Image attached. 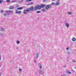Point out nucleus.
Returning a JSON list of instances; mask_svg holds the SVG:
<instances>
[{
	"instance_id": "f257e3e1",
	"label": "nucleus",
	"mask_w": 76,
	"mask_h": 76,
	"mask_svg": "<svg viewBox=\"0 0 76 76\" xmlns=\"http://www.w3.org/2000/svg\"><path fill=\"white\" fill-rule=\"evenodd\" d=\"M28 12H30L28 8L27 9V10H25L23 11V13L24 14H26V13H28Z\"/></svg>"
},
{
	"instance_id": "f03ea898",
	"label": "nucleus",
	"mask_w": 76,
	"mask_h": 76,
	"mask_svg": "<svg viewBox=\"0 0 76 76\" xmlns=\"http://www.w3.org/2000/svg\"><path fill=\"white\" fill-rule=\"evenodd\" d=\"M28 9L30 12H31V11H34V7L33 6L31 7L30 8H28Z\"/></svg>"
},
{
	"instance_id": "7ed1b4c3",
	"label": "nucleus",
	"mask_w": 76,
	"mask_h": 76,
	"mask_svg": "<svg viewBox=\"0 0 76 76\" xmlns=\"http://www.w3.org/2000/svg\"><path fill=\"white\" fill-rule=\"evenodd\" d=\"M39 72L40 75H43V72L41 70H39Z\"/></svg>"
},
{
	"instance_id": "20e7f679",
	"label": "nucleus",
	"mask_w": 76,
	"mask_h": 76,
	"mask_svg": "<svg viewBox=\"0 0 76 76\" xmlns=\"http://www.w3.org/2000/svg\"><path fill=\"white\" fill-rule=\"evenodd\" d=\"M6 12L8 14V13H12L13 12V11H6Z\"/></svg>"
},
{
	"instance_id": "39448f33",
	"label": "nucleus",
	"mask_w": 76,
	"mask_h": 76,
	"mask_svg": "<svg viewBox=\"0 0 76 76\" xmlns=\"http://www.w3.org/2000/svg\"><path fill=\"white\" fill-rule=\"evenodd\" d=\"M22 12L20 11H15V13H19V14H20Z\"/></svg>"
},
{
	"instance_id": "423d86ee",
	"label": "nucleus",
	"mask_w": 76,
	"mask_h": 76,
	"mask_svg": "<svg viewBox=\"0 0 76 76\" xmlns=\"http://www.w3.org/2000/svg\"><path fill=\"white\" fill-rule=\"evenodd\" d=\"M38 66H39L40 69H42V65L41 64H39Z\"/></svg>"
},
{
	"instance_id": "0eeeda50",
	"label": "nucleus",
	"mask_w": 76,
	"mask_h": 76,
	"mask_svg": "<svg viewBox=\"0 0 76 76\" xmlns=\"http://www.w3.org/2000/svg\"><path fill=\"white\" fill-rule=\"evenodd\" d=\"M65 26L67 27L68 28V27H69V24H68V23H65Z\"/></svg>"
},
{
	"instance_id": "6e6552de",
	"label": "nucleus",
	"mask_w": 76,
	"mask_h": 76,
	"mask_svg": "<svg viewBox=\"0 0 76 76\" xmlns=\"http://www.w3.org/2000/svg\"><path fill=\"white\" fill-rule=\"evenodd\" d=\"M38 10V8H37V7L35 6V7H34V10Z\"/></svg>"
},
{
	"instance_id": "1a4fd4ad",
	"label": "nucleus",
	"mask_w": 76,
	"mask_h": 76,
	"mask_svg": "<svg viewBox=\"0 0 76 76\" xmlns=\"http://www.w3.org/2000/svg\"><path fill=\"white\" fill-rule=\"evenodd\" d=\"M39 55V53H36V58H38V57Z\"/></svg>"
},
{
	"instance_id": "9d476101",
	"label": "nucleus",
	"mask_w": 76,
	"mask_h": 76,
	"mask_svg": "<svg viewBox=\"0 0 76 76\" xmlns=\"http://www.w3.org/2000/svg\"><path fill=\"white\" fill-rule=\"evenodd\" d=\"M66 73H67L68 74H70L71 72H70L69 71H66Z\"/></svg>"
},
{
	"instance_id": "9b49d317",
	"label": "nucleus",
	"mask_w": 76,
	"mask_h": 76,
	"mask_svg": "<svg viewBox=\"0 0 76 76\" xmlns=\"http://www.w3.org/2000/svg\"><path fill=\"white\" fill-rule=\"evenodd\" d=\"M72 40L73 41H75L76 40V39L73 37L72 39Z\"/></svg>"
},
{
	"instance_id": "f8f14e48",
	"label": "nucleus",
	"mask_w": 76,
	"mask_h": 76,
	"mask_svg": "<svg viewBox=\"0 0 76 76\" xmlns=\"http://www.w3.org/2000/svg\"><path fill=\"white\" fill-rule=\"evenodd\" d=\"M15 8V7H11L9 8V9H13Z\"/></svg>"
},
{
	"instance_id": "ddd939ff",
	"label": "nucleus",
	"mask_w": 76,
	"mask_h": 76,
	"mask_svg": "<svg viewBox=\"0 0 76 76\" xmlns=\"http://www.w3.org/2000/svg\"><path fill=\"white\" fill-rule=\"evenodd\" d=\"M41 7L43 8L45 6V4H42L40 6Z\"/></svg>"
},
{
	"instance_id": "4468645a",
	"label": "nucleus",
	"mask_w": 76,
	"mask_h": 76,
	"mask_svg": "<svg viewBox=\"0 0 76 76\" xmlns=\"http://www.w3.org/2000/svg\"><path fill=\"white\" fill-rule=\"evenodd\" d=\"M59 3H56V4H55V6H57L58 5H59Z\"/></svg>"
},
{
	"instance_id": "2eb2a0df",
	"label": "nucleus",
	"mask_w": 76,
	"mask_h": 76,
	"mask_svg": "<svg viewBox=\"0 0 76 76\" xmlns=\"http://www.w3.org/2000/svg\"><path fill=\"white\" fill-rule=\"evenodd\" d=\"M23 9V7H20L18 8L17 9L18 10H21V9Z\"/></svg>"
},
{
	"instance_id": "dca6fc26",
	"label": "nucleus",
	"mask_w": 76,
	"mask_h": 76,
	"mask_svg": "<svg viewBox=\"0 0 76 76\" xmlns=\"http://www.w3.org/2000/svg\"><path fill=\"white\" fill-rule=\"evenodd\" d=\"M32 0H26L25 1V2H28V1H31Z\"/></svg>"
},
{
	"instance_id": "f3484780",
	"label": "nucleus",
	"mask_w": 76,
	"mask_h": 76,
	"mask_svg": "<svg viewBox=\"0 0 76 76\" xmlns=\"http://www.w3.org/2000/svg\"><path fill=\"white\" fill-rule=\"evenodd\" d=\"M49 7H49V6H48V5H47L45 9H48L49 8Z\"/></svg>"
},
{
	"instance_id": "a211bd4d",
	"label": "nucleus",
	"mask_w": 76,
	"mask_h": 76,
	"mask_svg": "<svg viewBox=\"0 0 76 76\" xmlns=\"http://www.w3.org/2000/svg\"><path fill=\"white\" fill-rule=\"evenodd\" d=\"M17 2V0H14L11 1V3H15Z\"/></svg>"
},
{
	"instance_id": "6ab92c4d",
	"label": "nucleus",
	"mask_w": 76,
	"mask_h": 76,
	"mask_svg": "<svg viewBox=\"0 0 76 76\" xmlns=\"http://www.w3.org/2000/svg\"><path fill=\"white\" fill-rule=\"evenodd\" d=\"M37 9H41V6H38V7H37Z\"/></svg>"
},
{
	"instance_id": "aec40b11",
	"label": "nucleus",
	"mask_w": 76,
	"mask_h": 76,
	"mask_svg": "<svg viewBox=\"0 0 76 76\" xmlns=\"http://www.w3.org/2000/svg\"><path fill=\"white\" fill-rule=\"evenodd\" d=\"M51 5H52L53 6H54V5H55V3L54 2H52L51 3Z\"/></svg>"
},
{
	"instance_id": "412c9836",
	"label": "nucleus",
	"mask_w": 76,
	"mask_h": 76,
	"mask_svg": "<svg viewBox=\"0 0 76 76\" xmlns=\"http://www.w3.org/2000/svg\"><path fill=\"white\" fill-rule=\"evenodd\" d=\"M41 13V11H37L36 12V13Z\"/></svg>"
},
{
	"instance_id": "4be33fe9",
	"label": "nucleus",
	"mask_w": 76,
	"mask_h": 76,
	"mask_svg": "<svg viewBox=\"0 0 76 76\" xmlns=\"http://www.w3.org/2000/svg\"><path fill=\"white\" fill-rule=\"evenodd\" d=\"M1 31H4V28H1Z\"/></svg>"
},
{
	"instance_id": "5701e85b",
	"label": "nucleus",
	"mask_w": 76,
	"mask_h": 76,
	"mask_svg": "<svg viewBox=\"0 0 76 76\" xmlns=\"http://www.w3.org/2000/svg\"><path fill=\"white\" fill-rule=\"evenodd\" d=\"M42 12H45V9H43L42 10Z\"/></svg>"
},
{
	"instance_id": "b1692460",
	"label": "nucleus",
	"mask_w": 76,
	"mask_h": 76,
	"mask_svg": "<svg viewBox=\"0 0 76 76\" xmlns=\"http://www.w3.org/2000/svg\"><path fill=\"white\" fill-rule=\"evenodd\" d=\"M34 4V3H32V2H31V3H29L28 4V5H31V4Z\"/></svg>"
},
{
	"instance_id": "393cba45",
	"label": "nucleus",
	"mask_w": 76,
	"mask_h": 76,
	"mask_svg": "<svg viewBox=\"0 0 76 76\" xmlns=\"http://www.w3.org/2000/svg\"><path fill=\"white\" fill-rule=\"evenodd\" d=\"M20 43V42L19 41H17V44H19Z\"/></svg>"
},
{
	"instance_id": "a878e982",
	"label": "nucleus",
	"mask_w": 76,
	"mask_h": 76,
	"mask_svg": "<svg viewBox=\"0 0 76 76\" xmlns=\"http://www.w3.org/2000/svg\"><path fill=\"white\" fill-rule=\"evenodd\" d=\"M0 36H1V37H2V36H4V34H0Z\"/></svg>"
},
{
	"instance_id": "bb28decb",
	"label": "nucleus",
	"mask_w": 76,
	"mask_h": 76,
	"mask_svg": "<svg viewBox=\"0 0 76 76\" xmlns=\"http://www.w3.org/2000/svg\"><path fill=\"white\" fill-rule=\"evenodd\" d=\"M48 6H49V7H51V4H49Z\"/></svg>"
},
{
	"instance_id": "cd10ccee",
	"label": "nucleus",
	"mask_w": 76,
	"mask_h": 76,
	"mask_svg": "<svg viewBox=\"0 0 76 76\" xmlns=\"http://www.w3.org/2000/svg\"><path fill=\"white\" fill-rule=\"evenodd\" d=\"M68 14H69V15H71V14H72V12H68Z\"/></svg>"
},
{
	"instance_id": "c85d7f7f",
	"label": "nucleus",
	"mask_w": 76,
	"mask_h": 76,
	"mask_svg": "<svg viewBox=\"0 0 76 76\" xmlns=\"http://www.w3.org/2000/svg\"><path fill=\"white\" fill-rule=\"evenodd\" d=\"M3 2V0H0V4H1Z\"/></svg>"
},
{
	"instance_id": "c756f323",
	"label": "nucleus",
	"mask_w": 76,
	"mask_h": 76,
	"mask_svg": "<svg viewBox=\"0 0 76 76\" xmlns=\"http://www.w3.org/2000/svg\"><path fill=\"white\" fill-rule=\"evenodd\" d=\"M7 2H10V0H6Z\"/></svg>"
},
{
	"instance_id": "7c9ffc66",
	"label": "nucleus",
	"mask_w": 76,
	"mask_h": 76,
	"mask_svg": "<svg viewBox=\"0 0 76 76\" xmlns=\"http://www.w3.org/2000/svg\"><path fill=\"white\" fill-rule=\"evenodd\" d=\"M7 14L6 13H5L4 14V16H6V15H7Z\"/></svg>"
},
{
	"instance_id": "2f4dec72",
	"label": "nucleus",
	"mask_w": 76,
	"mask_h": 76,
	"mask_svg": "<svg viewBox=\"0 0 76 76\" xmlns=\"http://www.w3.org/2000/svg\"><path fill=\"white\" fill-rule=\"evenodd\" d=\"M72 61L73 62V63H75V62H76V61H75V60H72Z\"/></svg>"
},
{
	"instance_id": "473e14b6",
	"label": "nucleus",
	"mask_w": 76,
	"mask_h": 76,
	"mask_svg": "<svg viewBox=\"0 0 76 76\" xmlns=\"http://www.w3.org/2000/svg\"><path fill=\"white\" fill-rule=\"evenodd\" d=\"M23 2V0H21V1H20L19 2L18 1V2H19L20 3H21V2Z\"/></svg>"
},
{
	"instance_id": "72a5a7b5",
	"label": "nucleus",
	"mask_w": 76,
	"mask_h": 76,
	"mask_svg": "<svg viewBox=\"0 0 76 76\" xmlns=\"http://www.w3.org/2000/svg\"><path fill=\"white\" fill-rule=\"evenodd\" d=\"M66 50H69V48H67L66 49Z\"/></svg>"
},
{
	"instance_id": "f704fd0d",
	"label": "nucleus",
	"mask_w": 76,
	"mask_h": 76,
	"mask_svg": "<svg viewBox=\"0 0 76 76\" xmlns=\"http://www.w3.org/2000/svg\"><path fill=\"white\" fill-rule=\"evenodd\" d=\"M3 10H1V13H3Z\"/></svg>"
},
{
	"instance_id": "c9c22d12",
	"label": "nucleus",
	"mask_w": 76,
	"mask_h": 76,
	"mask_svg": "<svg viewBox=\"0 0 76 76\" xmlns=\"http://www.w3.org/2000/svg\"><path fill=\"white\" fill-rule=\"evenodd\" d=\"M19 70L20 72H21V71H22V69H19Z\"/></svg>"
},
{
	"instance_id": "e433bc0d",
	"label": "nucleus",
	"mask_w": 76,
	"mask_h": 76,
	"mask_svg": "<svg viewBox=\"0 0 76 76\" xmlns=\"http://www.w3.org/2000/svg\"><path fill=\"white\" fill-rule=\"evenodd\" d=\"M67 54H70V52L69 51H67Z\"/></svg>"
},
{
	"instance_id": "4c0bfd02",
	"label": "nucleus",
	"mask_w": 76,
	"mask_h": 76,
	"mask_svg": "<svg viewBox=\"0 0 76 76\" xmlns=\"http://www.w3.org/2000/svg\"><path fill=\"white\" fill-rule=\"evenodd\" d=\"M36 62H37V61H36V60H35L34 62V63H36Z\"/></svg>"
},
{
	"instance_id": "58836bf2",
	"label": "nucleus",
	"mask_w": 76,
	"mask_h": 76,
	"mask_svg": "<svg viewBox=\"0 0 76 76\" xmlns=\"http://www.w3.org/2000/svg\"><path fill=\"white\" fill-rule=\"evenodd\" d=\"M61 76H65V75L63 74V75H61Z\"/></svg>"
},
{
	"instance_id": "ea45409f",
	"label": "nucleus",
	"mask_w": 76,
	"mask_h": 76,
	"mask_svg": "<svg viewBox=\"0 0 76 76\" xmlns=\"http://www.w3.org/2000/svg\"><path fill=\"white\" fill-rule=\"evenodd\" d=\"M45 0H43V2H45Z\"/></svg>"
},
{
	"instance_id": "a19ab883",
	"label": "nucleus",
	"mask_w": 76,
	"mask_h": 76,
	"mask_svg": "<svg viewBox=\"0 0 76 76\" xmlns=\"http://www.w3.org/2000/svg\"><path fill=\"white\" fill-rule=\"evenodd\" d=\"M57 1L58 2H59V1H59V0H57Z\"/></svg>"
},
{
	"instance_id": "79ce46f5",
	"label": "nucleus",
	"mask_w": 76,
	"mask_h": 76,
	"mask_svg": "<svg viewBox=\"0 0 76 76\" xmlns=\"http://www.w3.org/2000/svg\"><path fill=\"white\" fill-rule=\"evenodd\" d=\"M16 7H19V6H18V5H16Z\"/></svg>"
},
{
	"instance_id": "37998d69",
	"label": "nucleus",
	"mask_w": 76,
	"mask_h": 76,
	"mask_svg": "<svg viewBox=\"0 0 76 76\" xmlns=\"http://www.w3.org/2000/svg\"><path fill=\"white\" fill-rule=\"evenodd\" d=\"M55 0H52V1H55Z\"/></svg>"
},
{
	"instance_id": "c03bdc74",
	"label": "nucleus",
	"mask_w": 76,
	"mask_h": 76,
	"mask_svg": "<svg viewBox=\"0 0 76 76\" xmlns=\"http://www.w3.org/2000/svg\"><path fill=\"white\" fill-rule=\"evenodd\" d=\"M17 49H18V47L16 48Z\"/></svg>"
},
{
	"instance_id": "a18cd8bd",
	"label": "nucleus",
	"mask_w": 76,
	"mask_h": 76,
	"mask_svg": "<svg viewBox=\"0 0 76 76\" xmlns=\"http://www.w3.org/2000/svg\"><path fill=\"white\" fill-rule=\"evenodd\" d=\"M0 76H1V75L0 74Z\"/></svg>"
}]
</instances>
